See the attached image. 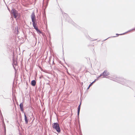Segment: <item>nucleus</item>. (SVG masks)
Here are the masks:
<instances>
[{
    "label": "nucleus",
    "mask_w": 135,
    "mask_h": 135,
    "mask_svg": "<svg viewBox=\"0 0 135 135\" xmlns=\"http://www.w3.org/2000/svg\"><path fill=\"white\" fill-rule=\"evenodd\" d=\"M43 17H46V14L45 12H44V13H43Z\"/></svg>",
    "instance_id": "nucleus-16"
},
{
    "label": "nucleus",
    "mask_w": 135,
    "mask_h": 135,
    "mask_svg": "<svg viewBox=\"0 0 135 135\" xmlns=\"http://www.w3.org/2000/svg\"><path fill=\"white\" fill-rule=\"evenodd\" d=\"M81 101L80 102V104L78 106V114H77V115H78V118L79 117V113H80V106H81Z\"/></svg>",
    "instance_id": "nucleus-8"
},
{
    "label": "nucleus",
    "mask_w": 135,
    "mask_h": 135,
    "mask_svg": "<svg viewBox=\"0 0 135 135\" xmlns=\"http://www.w3.org/2000/svg\"><path fill=\"white\" fill-rule=\"evenodd\" d=\"M52 128L55 129L58 133H60L61 132L59 124L58 123H54L52 124Z\"/></svg>",
    "instance_id": "nucleus-2"
},
{
    "label": "nucleus",
    "mask_w": 135,
    "mask_h": 135,
    "mask_svg": "<svg viewBox=\"0 0 135 135\" xmlns=\"http://www.w3.org/2000/svg\"><path fill=\"white\" fill-rule=\"evenodd\" d=\"M35 17H36L34 13V12H33L31 15V18L32 21V25L34 28L35 27H36V25L37 24V21L35 18Z\"/></svg>",
    "instance_id": "nucleus-3"
},
{
    "label": "nucleus",
    "mask_w": 135,
    "mask_h": 135,
    "mask_svg": "<svg viewBox=\"0 0 135 135\" xmlns=\"http://www.w3.org/2000/svg\"><path fill=\"white\" fill-rule=\"evenodd\" d=\"M11 13L13 15L14 17L16 18L18 16L17 11L14 9H12L11 10Z\"/></svg>",
    "instance_id": "nucleus-6"
},
{
    "label": "nucleus",
    "mask_w": 135,
    "mask_h": 135,
    "mask_svg": "<svg viewBox=\"0 0 135 135\" xmlns=\"http://www.w3.org/2000/svg\"><path fill=\"white\" fill-rule=\"evenodd\" d=\"M96 40H97V39H95V40H91V41H94Z\"/></svg>",
    "instance_id": "nucleus-20"
},
{
    "label": "nucleus",
    "mask_w": 135,
    "mask_h": 135,
    "mask_svg": "<svg viewBox=\"0 0 135 135\" xmlns=\"http://www.w3.org/2000/svg\"><path fill=\"white\" fill-rule=\"evenodd\" d=\"M50 59H49V62H50V61H51V60H50Z\"/></svg>",
    "instance_id": "nucleus-22"
},
{
    "label": "nucleus",
    "mask_w": 135,
    "mask_h": 135,
    "mask_svg": "<svg viewBox=\"0 0 135 135\" xmlns=\"http://www.w3.org/2000/svg\"><path fill=\"white\" fill-rule=\"evenodd\" d=\"M2 117L3 118V116H2Z\"/></svg>",
    "instance_id": "nucleus-26"
},
{
    "label": "nucleus",
    "mask_w": 135,
    "mask_h": 135,
    "mask_svg": "<svg viewBox=\"0 0 135 135\" xmlns=\"http://www.w3.org/2000/svg\"><path fill=\"white\" fill-rule=\"evenodd\" d=\"M125 33H122V34H117V33L116 34V36H113V37H117V36H118L119 35H124V34Z\"/></svg>",
    "instance_id": "nucleus-12"
},
{
    "label": "nucleus",
    "mask_w": 135,
    "mask_h": 135,
    "mask_svg": "<svg viewBox=\"0 0 135 135\" xmlns=\"http://www.w3.org/2000/svg\"><path fill=\"white\" fill-rule=\"evenodd\" d=\"M109 73L107 70H105L103 73H101L98 77H97V78L98 79L99 78L102 76H103L102 77V78H107L106 76H108L109 75Z\"/></svg>",
    "instance_id": "nucleus-5"
},
{
    "label": "nucleus",
    "mask_w": 135,
    "mask_h": 135,
    "mask_svg": "<svg viewBox=\"0 0 135 135\" xmlns=\"http://www.w3.org/2000/svg\"><path fill=\"white\" fill-rule=\"evenodd\" d=\"M20 134L21 135H22L21 134H20Z\"/></svg>",
    "instance_id": "nucleus-25"
},
{
    "label": "nucleus",
    "mask_w": 135,
    "mask_h": 135,
    "mask_svg": "<svg viewBox=\"0 0 135 135\" xmlns=\"http://www.w3.org/2000/svg\"><path fill=\"white\" fill-rule=\"evenodd\" d=\"M52 63H53V64H55L54 63V61H53V62H52Z\"/></svg>",
    "instance_id": "nucleus-23"
},
{
    "label": "nucleus",
    "mask_w": 135,
    "mask_h": 135,
    "mask_svg": "<svg viewBox=\"0 0 135 135\" xmlns=\"http://www.w3.org/2000/svg\"><path fill=\"white\" fill-rule=\"evenodd\" d=\"M36 81L35 80H33L31 81V85L33 86H35L36 85Z\"/></svg>",
    "instance_id": "nucleus-11"
},
{
    "label": "nucleus",
    "mask_w": 135,
    "mask_h": 135,
    "mask_svg": "<svg viewBox=\"0 0 135 135\" xmlns=\"http://www.w3.org/2000/svg\"><path fill=\"white\" fill-rule=\"evenodd\" d=\"M20 107L21 111H22V112L23 113V103L22 102L20 104Z\"/></svg>",
    "instance_id": "nucleus-7"
},
{
    "label": "nucleus",
    "mask_w": 135,
    "mask_h": 135,
    "mask_svg": "<svg viewBox=\"0 0 135 135\" xmlns=\"http://www.w3.org/2000/svg\"><path fill=\"white\" fill-rule=\"evenodd\" d=\"M13 68H14V69L15 70V71H16V68H15V66H14V65H13Z\"/></svg>",
    "instance_id": "nucleus-19"
},
{
    "label": "nucleus",
    "mask_w": 135,
    "mask_h": 135,
    "mask_svg": "<svg viewBox=\"0 0 135 135\" xmlns=\"http://www.w3.org/2000/svg\"><path fill=\"white\" fill-rule=\"evenodd\" d=\"M62 14H63V16L64 17H66V18H65L66 20V21H68V22H69L71 24H72L74 26H75V23L73 21L71 20V19L69 17V16H68V15L65 13H64L63 14L62 13Z\"/></svg>",
    "instance_id": "nucleus-4"
},
{
    "label": "nucleus",
    "mask_w": 135,
    "mask_h": 135,
    "mask_svg": "<svg viewBox=\"0 0 135 135\" xmlns=\"http://www.w3.org/2000/svg\"><path fill=\"white\" fill-rule=\"evenodd\" d=\"M109 38V37H108V38H107V39H105V40H104V41L106 40H107V39H108V38Z\"/></svg>",
    "instance_id": "nucleus-21"
},
{
    "label": "nucleus",
    "mask_w": 135,
    "mask_h": 135,
    "mask_svg": "<svg viewBox=\"0 0 135 135\" xmlns=\"http://www.w3.org/2000/svg\"><path fill=\"white\" fill-rule=\"evenodd\" d=\"M37 32L38 33L42 34V35L43 36L44 35V33H42V32L41 31H40V30H38V31H37Z\"/></svg>",
    "instance_id": "nucleus-13"
},
{
    "label": "nucleus",
    "mask_w": 135,
    "mask_h": 135,
    "mask_svg": "<svg viewBox=\"0 0 135 135\" xmlns=\"http://www.w3.org/2000/svg\"><path fill=\"white\" fill-rule=\"evenodd\" d=\"M49 1V0H47V1H46V6H45V8H46L47 6L48 5Z\"/></svg>",
    "instance_id": "nucleus-14"
},
{
    "label": "nucleus",
    "mask_w": 135,
    "mask_h": 135,
    "mask_svg": "<svg viewBox=\"0 0 135 135\" xmlns=\"http://www.w3.org/2000/svg\"><path fill=\"white\" fill-rule=\"evenodd\" d=\"M98 80V78H97V79H95L92 83H91L89 84V85L88 88H87V90L89 89L90 87V86L92 85L93 83L95 82L96 81Z\"/></svg>",
    "instance_id": "nucleus-10"
},
{
    "label": "nucleus",
    "mask_w": 135,
    "mask_h": 135,
    "mask_svg": "<svg viewBox=\"0 0 135 135\" xmlns=\"http://www.w3.org/2000/svg\"><path fill=\"white\" fill-rule=\"evenodd\" d=\"M24 119L25 121V123L27 124L28 122V119H27L25 113H24Z\"/></svg>",
    "instance_id": "nucleus-9"
},
{
    "label": "nucleus",
    "mask_w": 135,
    "mask_h": 135,
    "mask_svg": "<svg viewBox=\"0 0 135 135\" xmlns=\"http://www.w3.org/2000/svg\"><path fill=\"white\" fill-rule=\"evenodd\" d=\"M17 32H18V29H17Z\"/></svg>",
    "instance_id": "nucleus-24"
},
{
    "label": "nucleus",
    "mask_w": 135,
    "mask_h": 135,
    "mask_svg": "<svg viewBox=\"0 0 135 135\" xmlns=\"http://www.w3.org/2000/svg\"><path fill=\"white\" fill-rule=\"evenodd\" d=\"M3 126H4V129H5V126L4 124V121H3Z\"/></svg>",
    "instance_id": "nucleus-18"
},
{
    "label": "nucleus",
    "mask_w": 135,
    "mask_h": 135,
    "mask_svg": "<svg viewBox=\"0 0 135 135\" xmlns=\"http://www.w3.org/2000/svg\"><path fill=\"white\" fill-rule=\"evenodd\" d=\"M34 28V29H35V30L37 31H38V30H39L38 28L37 27H35Z\"/></svg>",
    "instance_id": "nucleus-15"
},
{
    "label": "nucleus",
    "mask_w": 135,
    "mask_h": 135,
    "mask_svg": "<svg viewBox=\"0 0 135 135\" xmlns=\"http://www.w3.org/2000/svg\"><path fill=\"white\" fill-rule=\"evenodd\" d=\"M110 79L132 89L135 86V82L123 78L116 77L115 78H111Z\"/></svg>",
    "instance_id": "nucleus-1"
},
{
    "label": "nucleus",
    "mask_w": 135,
    "mask_h": 135,
    "mask_svg": "<svg viewBox=\"0 0 135 135\" xmlns=\"http://www.w3.org/2000/svg\"><path fill=\"white\" fill-rule=\"evenodd\" d=\"M135 30V28H133V29H131V30H129L127 32H130L131 31H132V30Z\"/></svg>",
    "instance_id": "nucleus-17"
}]
</instances>
